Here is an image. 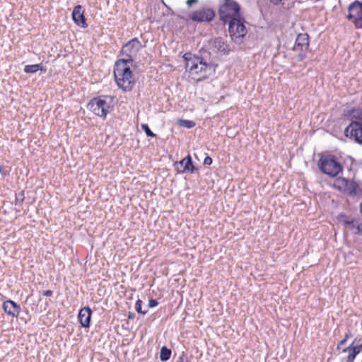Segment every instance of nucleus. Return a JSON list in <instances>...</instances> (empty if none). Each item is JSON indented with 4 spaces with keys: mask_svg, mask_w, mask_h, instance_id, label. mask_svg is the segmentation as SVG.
Segmentation results:
<instances>
[{
    "mask_svg": "<svg viewBox=\"0 0 362 362\" xmlns=\"http://www.w3.org/2000/svg\"><path fill=\"white\" fill-rule=\"evenodd\" d=\"M184 58L185 59L186 71L189 73V76L192 79L198 81L204 80L215 71L213 65L207 63L201 57L186 53Z\"/></svg>",
    "mask_w": 362,
    "mask_h": 362,
    "instance_id": "obj_1",
    "label": "nucleus"
},
{
    "mask_svg": "<svg viewBox=\"0 0 362 362\" xmlns=\"http://www.w3.org/2000/svg\"><path fill=\"white\" fill-rule=\"evenodd\" d=\"M114 76L117 85L124 91H129L133 88L135 78L130 67L124 60H117L115 65Z\"/></svg>",
    "mask_w": 362,
    "mask_h": 362,
    "instance_id": "obj_2",
    "label": "nucleus"
},
{
    "mask_svg": "<svg viewBox=\"0 0 362 362\" xmlns=\"http://www.w3.org/2000/svg\"><path fill=\"white\" fill-rule=\"evenodd\" d=\"M219 15L224 23H228L235 18H240V5L233 0H225L224 3L219 7Z\"/></svg>",
    "mask_w": 362,
    "mask_h": 362,
    "instance_id": "obj_3",
    "label": "nucleus"
},
{
    "mask_svg": "<svg viewBox=\"0 0 362 362\" xmlns=\"http://www.w3.org/2000/svg\"><path fill=\"white\" fill-rule=\"evenodd\" d=\"M318 165L322 173L331 177L337 176L342 170L341 164L332 156L321 157Z\"/></svg>",
    "mask_w": 362,
    "mask_h": 362,
    "instance_id": "obj_4",
    "label": "nucleus"
},
{
    "mask_svg": "<svg viewBox=\"0 0 362 362\" xmlns=\"http://www.w3.org/2000/svg\"><path fill=\"white\" fill-rule=\"evenodd\" d=\"M141 47V44L137 38L132 39L123 45L121 52L125 57L119 60H124L126 64L132 62L136 58Z\"/></svg>",
    "mask_w": 362,
    "mask_h": 362,
    "instance_id": "obj_5",
    "label": "nucleus"
},
{
    "mask_svg": "<svg viewBox=\"0 0 362 362\" xmlns=\"http://www.w3.org/2000/svg\"><path fill=\"white\" fill-rule=\"evenodd\" d=\"M88 108L95 115L105 118L110 111V105L105 97L93 98L88 104Z\"/></svg>",
    "mask_w": 362,
    "mask_h": 362,
    "instance_id": "obj_6",
    "label": "nucleus"
},
{
    "mask_svg": "<svg viewBox=\"0 0 362 362\" xmlns=\"http://www.w3.org/2000/svg\"><path fill=\"white\" fill-rule=\"evenodd\" d=\"M347 18L352 21L357 28H362V1L355 0L348 7Z\"/></svg>",
    "mask_w": 362,
    "mask_h": 362,
    "instance_id": "obj_7",
    "label": "nucleus"
},
{
    "mask_svg": "<svg viewBox=\"0 0 362 362\" xmlns=\"http://www.w3.org/2000/svg\"><path fill=\"white\" fill-rule=\"evenodd\" d=\"M244 22L242 16L233 18L231 21L228 22V31L233 38H242L246 35L247 30Z\"/></svg>",
    "mask_w": 362,
    "mask_h": 362,
    "instance_id": "obj_8",
    "label": "nucleus"
},
{
    "mask_svg": "<svg viewBox=\"0 0 362 362\" xmlns=\"http://www.w3.org/2000/svg\"><path fill=\"white\" fill-rule=\"evenodd\" d=\"M309 47V36L307 33H300L297 35L293 50L299 52L298 59L302 61L305 58L306 50Z\"/></svg>",
    "mask_w": 362,
    "mask_h": 362,
    "instance_id": "obj_9",
    "label": "nucleus"
},
{
    "mask_svg": "<svg viewBox=\"0 0 362 362\" xmlns=\"http://www.w3.org/2000/svg\"><path fill=\"white\" fill-rule=\"evenodd\" d=\"M215 12L210 8H202L189 14V18L197 23L210 22L213 21Z\"/></svg>",
    "mask_w": 362,
    "mask_h": 362,
    "instance_id": "obj_10",
    "label": "nucleus"
},
{
    "mask_svg": "<svg viewBox=\"0 0 362 362\" xmlns=\"http://www.w3.org/2000/svg\"><path fill=\"white\" fill-rule=\"evenodd\" d=\"M344 132L346 136H350L358 144H362V122L352 121Z\"/></svg>",
    "mask_w": 362,
    "mask_h": 362,
    "instance_id": "obj_11",
    "label": "nucleus"
},
{
    "mask_svg": "<svg viewBox=\"0 0 362 362\" xmlns=\"http://www.w3.org/2000/svg\"><path fill=\"white\" fill-rule=\"evenodd\" d=\"M174 165L178 173H194L197 170L192 163V158L189 154L180 161L175 162Z\"/></svg>",
    "mask_w": 362,
    "mask_h": 362,
    "instance_id": "obj_12",
    "label": "nucleus"
},
{
    "mask_svg": "<svg viewBox=\"0 0 362 362\" xmlns=\"http://www.w3.org/2000/svg\"><path fill=\"white\" fill-rule=\"evenodd\" d=\"M334 187L349 194H356V186L354 182L344 177H338L334 180Z\"/></svg>",
    "mask_w": 362,
    "mask_h": 362,
    "instance_id": "obj_13",
    "label": "nucleus"
},
{
    "mask_svg": "<svg viewBox=\"0 0 362 362\" xmlns=\"http://www.w3.org/2000/svg\"><path fill=\"white\" fill-rule=\"evenodd\" d=\"M209 49L216 54H226L229 52L228 45L221 37H217L210 41Z\"/></svg>",
    "mask_w": 362,
    "mask_h": 362,
    "instance_id": "obj_14",
    "label": "nucleus"
},
{
    "mask_svg": "<svg viewBox=\"0 0 362 362\" xmlns=\"http://www.w3.org/2000/svg\"><path fill=\"white\" fill-rule=\"evenodd\" d=\"M72 19L76 25L81 28H85L88 26L84 16V10L81 5L74 7L72 11Z\"/></svg>",
    "mask_w": 362,
    "mask_h": 362,
    "instance_id": "obj_15",
    "label": "nucleus"
},
{
    "mask_svg": "<svg viewBox=\"0 0 362 362\" xmlns=\"http://www.w3.org/2000/svg\"><path fill=\"white\" fill-rule=\"evenodd\" d=\"M3 309L7 315L11 317H18L21 311L20 305L11 300L4 302Z\"/></svg>",
    "mask_w": 362,
    "mask_h": 362,
    "instance_id": "obj_16",
    "label": "nucleus"
},
{
    "mask_svg": "<svg viewBox=\"0 0 362 362\" xmlns=\"http://www.w3.org/2000/svg\"><path fill=\"white\" fill-rule=\"evenodd\" d=\"M92 310L89 307H84L79 310L78 317L82 327L88 328L90 324Z\"/></svg>",
    "mask_w": 362,
    "mask_h": 362,
    "instance_id": "obj_17",
    "label": "nucleus"
},
{
    "mask_svg": "<svg viewBox=\"0 0 362 362\" xmlns=\"http://www.w3.org/2000/svg\"><path fill=\"white\" fill-rule=\"evenodd\" d=\"M354 341L348 347L342 349L343 352H348L346 362H354L356 356L362 351V344L360 345H354Z\"/></svg>",
    "mask_w": 362,
    "mask_h": 362,
    "instance_id": "obj_18",
    "label": "nucleus"
},
{
    "mask_svg": "<svg viewBox=\"0 0 362 362\" xmlns=\"http://www.w3.org/2000/svg\"><path fill=\"white\" fill-rule=\"evenodd\" d=\"M344 224L350 227L354 234L362 235V222L357 220H346Z\"/></svg>",
    "mask_w": 362,
    "mask_h": 362,
    "instance_id": "obj_19",
    "label": "nucleus"
},
{
    "mask_svg": "<svg viewBox=\"0 0 362 362\" xmlns=\"http://www.w3.org/2000/svg\"><path fill=\"white\" fill-rule=\"evenodd\" d=\"M43 66L42 64H32V65H26L24 67V71L26 74H35L39 70H42Z\"/></svg>",
    "mask_w": 362,
    "mask_h": 362,
    "instance_id": "obj_20",
    "label": "nucleus"
},
{
    "mask_svg": "<svg viewBox=\"0 0 362 362\" xmlns=\"http://www.w3.org/2000/svg\"><path fill=\"white\" fill-rule=\"evenodd\" d=\"M172 351L167 346H163L160 349V358L162 361H166L170 359Z\"/></svg>",
    "mask_w": 362,
    "mask_h": 362,
    "instance_id": "obj_21",
    "label": "nucleus"
},
{
    "mask_svg": "<svg viewBox=\"0 0 362 362\" xmlns=\"http://www.w3.org/2000/svg\"><path fill=\"white\" fill-rule=\"evenodd\" d=\"M361 111L358 109L352 108L351 110H347L344 113V115L350 117L351 119L357 118L359 115H361Z\"/></svg>",
    "mask_w": 362,
    "mask_h": 362,
    "instance_id": "obj_22",
    "label": "nucleus"
},
{
    "mask_svg": "<svg viewBox=\"0 0 362 362\" xmlns=\"http://www.w3.org/2000/svg\"><path fill=\"white\" fill-rule=\"evenodd\" d=\"M179 124L182 127H185L187 129H191L195 126V123L191 120L180 119Z\"/></svg>",
    "mask_w": 362,
    "mask_h": 362,
    "instance_id": "obj_23",
    "label": "nucleus"
},
{
    "mask_svg": "<svg viewBox=\"0 0 362 362\" xmlns=\"http://www.w3.org/2000/svg\"><path fill=\"white\" fill-rule=\"evenodd\" d=\"M142 304L143 301L140 299H138L135 303V310L137 313L145 315L147 313V310H142Z\"/></svg>",
    "mask_w": 362,
    "mask_h": 362,
    "instance_id": "obj_24",
    "label": "nucleus"
},
{
    "mask_svg": "<svg viewBox=\"0 0 362 362\" xmlns=\"http://www.w3.org/2000/svg\"><path fill=\"white\" fill-rule=\"evenodd\" d=\"M141 129L145 132L146 134L150 137H155L156 134L150 129L149 127L146 124H141Z\"/></svg>",
    "mask_w": 362,
    "mask_h": 362,
    "instance_id": "obj_25",
    "label": "nucleus"
},
{
    "mask_svg": "<svg viewBox=\"0 0 362 362\" xmlns=\"http://www.w3.org/2000/svg\"><path fill=\"white\" fill-rule=\"evenodd\" d=\"M158 304V300L156 299L151 298L148 301V308H154V307L157 306Z\"/></svg>",
    "mask_w": 362,
    "mask_h": 362,
    "instance_id": "obj_26",
    "label": "nucleus"
},
{
    "mask_svg": "<svg viewBox=\"0 0 362 362\" xmlns=\"http://www.w3.org/2000/svg\"><path fill=\"white\" fill-rule=\"evenodd\" d=\"M177 362H188V357L184 352H182Z\"/></svg>",
    "mask_w": 362,
    "mask_h": 362,
    "instance_id": "obj_27",
    "label": "nucleus"
},
{
    "mask_svg": "<svg viewBox=\"0 0 362 362\" xmlns=\"http://www.w3.org/2000/svg\"><path fill=\"white\" fill-rule=\"evenodd\" d=\"M212 163V158L209 156H206L204 160V165H211Z\"/></svg>",
    "mask_w": 362,
    "mask_h": 362,
    "instance_id": "obj_28",
    "label": "nucleus"
},
{
    "mask_svg": "<svg viewBox=\"0 0 362 362\" xmlns=\"http://www.w3.org/2000/svg\"><path fill=\"white\" fill-rule=\"evenodd\" d=\"M346 339H343L337 345V349H339L342 347L343 345H344L346 342Z\"/></svg>",
    "mask_w": 362,
    "mask_h": 362,
    "instance_id": "obj_29",
    "label": "nucleus"
},
{
    "mask_svg": "<svg viewBox=\"0 0 362 362\" xmlns=\"http://www.w3.org/2000/svg\"><path fill=\"white\" fill-rule=\"evenodd\" d=\"M198 0H187V5L189 7H191L194 4L197 3Z\"/></svg>",
    "mask_w": 362,
    "mask_h": 362,
    "instance_id": "obj_30",
    "label": "nucleus"
},
{
    "mask_svg": "<svg viewBox=\"0 0 362 362\" xmlns=\"http://www.w3.org/2000/svg\"><path fill=\"white\" fill-rule=\"evenodd\" d=\"M52 294H53V292L51 290H47V291H45L43 292V295L45 296H51Z\"/></svg>",
    "mask_w": 362,
    "mask_h": 362,
    "instance_id": "obj_31",
    "label": "nucleus"
},
{
    "mask_svg": "<svg viewBox=\"0 0 362 362\" xmlns=\"http://www.w3.org/2000/svg\"><path fill=\"white\" fill-rule=\"evenodd\" d=\"M282 0H270L271 3L274 5H278L281 2Z\"/></svg>",
    "mask_w": 362,
    "mask_h": 362,
    "instance_id": "obj_32",
    "label": "nucleus"
},
{
    "mask_svg": "<svg viewBox=\"0 0 362 362\" xmlns=\"http://www.w3.org/2000/svg\"><path fill=\"white\" fill-rule=\"evenodd\" d=\"M0 173H1L3 175H6V172L4 171V168L2 166H0Z\"/></svg>",
    "mask_w": 362,
    "mask_h": 362,
    "instance_id": "obj_33",
    "label": "nucleus"
},
{
    "mask_svg": "<svg viewBox=\"0 0 362 362\" xmlns=\"http://www.w3.org/2000/svg\"><path fill=\"white\" fill-rule=\"evenodd\" d=\"M352 337V335L351 334V333H350V332H349V333H347V334L345 335L344 339H346V340H348V339H349V337Z\"/></svg>",
    "mask_w": 362,
    "mask_h": 362,
    "instance_id": "obj_34",
    "label": "nucleus"
},
{
    "mask_svg": "<svg viewBox=\"0 0 362 362\" xmlns=\"http://www.w3.org/2000/svg\"><path fill=\"white\" fill-rule=\"evenodd\" d=\"M134 313H129V315H128V317L129 319H132L134 318Z\"/></svg>",
    "mask_w": 362,
    "mask_h": 362,
    "instance_id": "obj_35",
    "label": "nucleus"
},
{
    "mask_svg": "<svg viewBox=\"0 0 362 362\" xmlns=\"http://www.w3.org/2000/svg\"><path fill=\"white\" fill-rule=\"evenodd\" d=\"M360 211H361V213L362 214V202L360 204Z\"/></svg>",
    "mask_w": 362,
    "mask_h": 362,
    "instance_id": "obj_36",
    "label": "nucleus"
},
{
    "mask_svg": "<svg viewBox=\"0 0 362 362\" xmlns=\"http://www.w3.org/2000/svg\"><path fill=\"white\" fill-rule=\"evenodd\" d=\"M16 201L20 200V198H16Z\"/></svg>",
    "mask_w": 362,
    "mask_h": 362,
    "instance_id": "obj_37",
    "label": "nucleus"
},
{
    "mask_svg": "<svg viewBox=\"0 0 362 362\" xmlns=\"http://www.w3.org/2000/svg\"><path fill=\"white\" fill-rule=\"evenodd\" d=\"M16 201L20 200V198H16Z\"/></svg>",
    "mask_w": 362,
    "mask_h": 362,
    "instance_id": "obj_38",
    "label": "nucleus"
}]
</instances>
